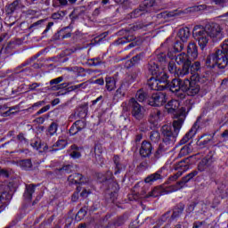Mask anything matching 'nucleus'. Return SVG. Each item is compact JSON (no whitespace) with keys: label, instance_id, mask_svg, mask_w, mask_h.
Instances as JSON below:
<instances>
[{"label":"nucleus","instance_id":"obj_1","mask_svg":"<svg viewBox=\"0 0 228 228\" xmlns=\"http://www.w3.org/2000/svg\"><path fill=\"white\" fill-rule=\"evenodd\" d=\"M196 58H199V47H197V44L191 43L187 46V54L182 53L175 57V62L178 65H183L182 68H177L175 62L169 61L167 64L168 72L173 74L175 77H184L189 72L191 76L199 74L200 61L191 63V61H193Z\"/></svg>","mask_w":228,"mask_h":228},{"label":"nucleus","instance_id":"obj_2","mask_svg":"<svg viewBox=\"0 0 228 228\" xmlns=\"http://www.w3.org/2000/svg\"><path fill=\"white\" fill-rule=\"evenodd\" d=\"M197 163V168L199 172H200V158H199V154L189 156L185 159H183L176 164L170 166L168 162H167L162 167H160L157 172L149 175L145 179L144 183L146 184H152V183H156V181H159L168 174V169L175 170L176 174L169 177V181H177L181 175L184 174V172H188L190 168H191V165H195Z\"/></svg>","mask_w":228,"mask_h":228},{"label":"nucleus","instance_id":"obj_3","mask_svg":"<svg viewBox=\"0 0 228 228\" xmlns=\"http://www.w3.org/2000/svg\"><path fill=\"white\" fill-rule=\"evenodd\" d=\"M164 86L165 90H169V92L176 95L187 94L191 97H195L200 92V74H192L190 79L185 78L183 81L179 78H173Z\"/></svg>","mask_w":228,"mask_h":228},{"label":"nucleus","instance_id":"obj_4","mask_svg":"<svg viewBox=\"0 0 228 228\" xmlns=\"http://www.w3.org/2000/svg\"><path fill=\"white\" fill-rule=\"evenodd\" d=\"M183 119L175 120L173 122V126L168 125H164L161 128L163 134V142L159 145L155 152V158L159 159L166 152H168L175 142H177V136H179V131L183 127Z\"/></svg>","mask_w":228,"mask_h":228},{"label":"nucleus","instance_id":"obj_5","mask_svg":"<svg viewBox=\"0 0 228 228\" xmlns=\"http://www.w3.org/2000/svg\"><path fill=\"white\" fill-rule=\"evenodd\" d=\"M184 49V45L179 40H174V37H167L161 44L160 48L155 51V60L157 63L165 65L170 60H175L178 53Z\"/></svg>","mask_w":228,"mask_h":228},{"label":"nucleus","instance_id":"obj_6","mask_svg":"<svg viewBox=\"0 0 228 228\" xmlns=\"http://www.w3.org/2000/svg\"><path fill=\"white\" fill-rule=\"evenodd\" d=\"M228 65V39L221 45V49L216 51L212 55H208L206 61L208 69H218L224 70Z\"/></svg>","mask_w":228,"mask_h":228},{"label":"nucleus","instance_id":"obj_7","mask_svg":"<svg viewBox=\"0 0 228 228\" xmlns=\"http://www.w3.org/2000/svg\"><path fill=\"white\" fill-rule=\"evenodd\" d=\"M200 47L201 51H204L206 45H208V42H209V38H212L213 42H220L222 38H224V32H222V27L218 23L212 22L207 24L205 27L200 26Z\"/></svg>","mask_w":228,"mask_h":228},{"label":"nucleus","instance_id":"obj_8","mask_svg":"<svg viewBox=\"0 0 228 228\" xmlns=\"http://www.w3.org/2000/svg\"><path fill=\"white\" fill-rule=\"evenodd\" d=\"M142 29H147V25L143 24L142 21H137L134 24L129 25L128 28L125 29L126 35L118 38L117 44L118 45H124L125 44H128L125 47V51H129V49H133V47H136L138 45V41L136 40V36H134L138 31H142Z\"/></svg>","mask_w":228,"mask_h":228},{"label":"nucleus","instance_id":"obj_9","mask_svg":"<svg viewBox=\"0 0 228 228\" xmlns=\"http://www.w3.org/2000/svg\"><path fill=\"white\" fill-rule=\"evenodd\" d=\"M195 12H200V4H199V3L196 5L187 7L184 10L176 9L174 11H164L157 14V19H164V20H172L174 17H181V15L195 13Z\"/></svg>","mask_w":228,"mask_h":228},{"label":"nucleus","instance_id":"obj_10","mask_svg":"<svg viewBox=\"0 0 228 228\" xmlns=\"http://www.w3.org/2000/svg\"><path fill=\"white\" fill-rule=\"evenodd\" d=\"M213 83V73L210 70L205 71L200 77V97H204L208 92L211 90V85Z\"/></svg>","mask_w":228,"mask_h":228},{"label":"nucleus","instance_id":"obj_11","mask_svg":"<svg viewBox=\"0 0 228 228\" xmlns=\"http://www.w3.org/2000/svg\"><path fill=\"white\" fill-rule=\"evenodd\" d=\"M167 94L157 92L153 93L148 98V104L149 106H153L154 108H159L164 104H167Z\"/></svg>","mask_w":228,"mask_h":228},{"label":"nucleus","instance_id":"obj_12","mask_svg":"<svg viewBox=\"0 0 228 228\" xmlns=\"http://www.w3.org/2000/svg\"><path fill=\"white\" fill-rule=\"evenodd\" d=\"M200 116H198L197 120L192 125L191 129L183 136V138L178 142V145H186L190 140H193L197 133H199V129H200Z\"/></svg>","mask_w":228,"mask_h":228},{"label":"nucleus","instance_id":"obj_13","mask_svg":"<svg viewBox=\"0 0 228 228\" xmlns=\"http://www.w3.org/2000/svg\"><path fill=\"white\" fill-rule=\"evenodd\" d=\"M45 53V50H41L37 53H36L29 59H28L27 61H25L21 65L18 66L16 68V70H18L16 71L17 74H22V76H29V74H31V68H25V69H22V68L28 67V65H31L32 61H35V60H38V58H40V56H42V54H44Z\"/></svg>","mask_w":228,"mask_h":228},{"label":"nucleus","instance_id":"obj_14","mask_svg":"<svg viewBox=\"0 0 228 228\" xmlns=\"http://www.w3.org/2000/svg\"><path fill=\"white\" fill-rule=\"evenodd\" d=\"M49 19H42L39 20L34 23H32L29 27L28 29H40V28H45V29L42 33V37L45 38V37H47V33L51 31V28L54 26V22L50 21L47 22Z\"/></svg>","mask_w":228,"mask_h":228},{"label":"nucleus","instance_id":"obj_15","mask_svg":"<svg viewBox=\"0 0 228 228\" xmlns=\"http://www.w3.org/2000/svg\"><path fill=\"white\" fill-rule=\"evenodd\" d=\"M199 147H200V136H198L195 140H191L188 144L183 146L177 158H184V156H188L193 149H199Z\"/></svg>","mask_w":228,"mask_h":228},{"label":"nucleus","instance_id":"obj_16","mask_svg":"<svg viewBox=\"0 0 228 228\" xmlns=\"http://www.w3.org/2000/svg\"><path fill=\"white\" fill-rule=\"evenodd\" d=\"M128 106L131 110V114L135 120H142L143 118V112H142V105L134 98H131L128 102Z\"/></svg>","mask_w":228,"mask_h":228},{"label":"nucleus","instance_id":"obj_17","mask_svg":"<svg viewBox=\"0 0 228 228\" xmlns=\"http://www.w3.org/2000/svg\"><path fill=\"white\" fill-rule=\"evenodd\" d=\"M190 182L194 183V184L200 183V175H199V171L193 170L192 172L189 173L178 182V184L181 186V188H183L184 184Z\"/></svg>","mask_w":228,"mask_h":228},{"label":"nucleus","instance_id":"obj_18","mask_svg":"<svg viewBox=\"0 0 228 228\" xmlns=\"http://www.w3.org/2000/svg\"><path fill=\"white\" fill-rule=\"evenodd\" d=\"M112 161L114 163V175H120L122 172H126V168H127V165L120 160L119 155H114Z\"/></svg>","mask_w":228,"mask_h":228},{"label":"nucleus","instance_id":"obj_19","mask_svg":"<svg viewBox=\"0 0 228 228\" xmlns=\"http://www.w3.org/2000/svg\"><path fill=\"white\" fill-rule=\"evenodd\" d=\"M153 149L154 147H152V143H151V142L143 141L139 150V154L141 158H151V156L152 155Z\"/></svg>","mask_w":228,"mask_h":228},{"label":"nucleus","instance_id":"obj_20","mask_svg":"<svg viewBox=\"0 0 228 228\" xmlns=\"http://www.w3.org/2000/svg\"><path fill=\"white\" fill-rule=\"evenodd\" d=\"M111 202H115L118 197V191H120V185L117 182H110L107 188Z\"/></svg>","mask_w":228,"mask_h":228},{"label":"nucleus","instance_id":"obj_21","mask_svg":"<svg viewBox=\"0 0 228 228\" xmlns=\"http://www.w3.org/2000/svg\"><path fill=\"white\" fill-rule=\"evenodd\" d=\"M70 27H64L58 30L53 36V40H65L72 37V32L69 31Z\"/></svg>","mask_w":228,"mask_h":228},{"label":"nucleus","instance_id":"obj_22","mask_svg":"<svg viewBox=\"0 0 228 228\" xmlns=\"http://www.w3.org/2000/svg\"><path fill=\"white\" fill-rule=\"evenodd\" d=\"M62 81H63V77H59L50 80V82H49V84L51 85L50 90L56 92L58 90H63V88H68L69 84H67V83L60 84Z\"/></svg>","mask_w":228,"mask_h":228},{"label":"nucleus","instance_id":"obj_23","mask_svg":"<svg viewBox=\"0 0 228 228\" xmlns=\"http://www.w3.org/2000/svg\"><path fill=\"white\" fill-rule=\"evenodd\" d=\"M200 204V196L199 195V193H197V191H195L191 196V201L187 205L186 213H188L189 215L190 213H193L195 211V208H197V206H199Z\"/></svg>","mask_w":228,"mask_h":228},{"label":"nucleus","instance_id":"obj_24","mask_svg":"<svg viewBox=\"0 0 228 228\" xmlns=\"http://www.w3.org/2000/svg\"><path fill=\"white\" fill-rule=\"evenodd\" d=\"M18 10H20V0H14L5 6V14L12 17Z\"/></svg>","mask_w":228,"mask_h":228},{"label":"nucleus","instance_id":"obj_25","mask_svg":"<svg viewBox=\"0 0 228 228\" xmlns=\"http://www.w3.org/2000/svg\"><path fill=\"white\" fill-rule=\"evenodd\" d=\"M148 88L155 90L156 92H163L166 86H161L156 77H151L147 81Z\"/></svg>","mask_w":228,"mask_h":228},{"label":"nucleus","instance_id":"obj_26","mask_svg":"<svg viewBox=\"0 0 228 228\" xmlns=\"http://www.w3.org/2000/svg\"><path fill=\"white\" fill-rule=\"evenodd\" d=\"M88 213L86 212V209L83 207L82 208H80L78 210V212L76 214L75 216V219L72 217H68L66 219L67 222V226L70 227V225H72V223L74 222H81V220H83V218H85V216H86Z\"/></svg>","mask_w":228,"mask_h":228},{"label":"nucleus","instance_id":"obj_27","mask_svg":"<svg viewBox=\"0 0 228 228\" xmlns=\"http://www.w3.org/2000/svg\"><path fill=\"white\" fill-rule=\"evenodd\" d=\"M162 70L163 69L159 67V64L158 63V61H156V59H151L148 62V71L149 74H151V76H156L159 74Z\"/></svg>","mask_w":228,"mask_h":228},{"label":"nucleus","instance_id":"obj_28","mask_svg":"<svg viewBox=\"0 0 228 228\" xmlns=\"http://www.w3.org/2000/svg\"><path fill=\"white\" fill-rule=\"evenodd\" d=\"M184 208H186V206L183 202L176 204L173 208V213L171 214V218L173 219V221L178 220V218H181V216H183V213H184Z\"/></svg>","mask_w":228,"mask_h":228},{"label":"nucleus","instance_id":"obj_29","mask_svg":"<svg viewBox=\"0 0 228 228\" xmlns=\"http://www.w3.org/2000/svg\"><path fill=\"white\" fill-rule=\"evenodd\" d=\"M85 121L83 120L75 121L69 128L70 136H76L82 129H85Z\"/></svg>","mask_w":228,"mask_h":228},{"label":"nucleus","instance_id":"obj_30","mask_svg":"<svg viewBox=\"0 0 228 228\" xmlns=\"http://www.w3.org/2000/svg\"><path fill=\"white\" fill-rule=\"evenodd\" d=\"M82 15H85V7L78 6L74 8L71 13L69 15L71 24H74Z\"/></svg>","mask_w":228,"mask_h":228},{"label":"nucleus","instance_id":"obj_31","mask_svg":"<svg viewBox=\"0 0 228 228\" xmlns=\"http://www.w3.org/2000/svg\"><path fill=\"white\" fill-rule=\"evenodd\" d=\"M69 184H85V176L79 173H73L68 177Z\"/></svg>","mask_w":228,"mask_h":228},{"label":"nucleus","instance_id":"obj_32","mask_svg":"<svg viewBox=\"0 0 228 228\" xmlns=\"http://www.w3.org/2000/svg\"><path fill=\"white\" fill-rule=\"evenodd\" d=\"M124 224H126V216L122 215V216H118L115 217L114 219H112V221H110L108 223V224L106 225V228L122 227V225H124Z\"/></svg>","mask_w":228,"mask_h":228},{"label":"nucleus","instance_id":"obj_33","mask_svg":"<svg viewBox=\"0 0 228 228\" xmlns=\"http://www.w3.org/2000/svg\"><path fill=\"white\" fill-rule=\"evenodd\" d=\"M37 186L38 185L35 183H30L26 185V189L23 194V197L24 199H26V200H33V193H35L37 190Z\"/></svg>","mask_w":228,"mask_h":228},{"label":"nucleus","instance_id":"obj_34","mask_svg":"<svg viewBox=\"0 0 228 228\" xmlns=\"http://www.w3.org/2000/svg\"><path fill=\"white\" fill-rule=\"evenodd\" d=\"M105 88L107 92H113L117 88V78L115 77H106Z\"/></svg>","mask_w":228,"mask_h":228},{"label":"nucleus","instance_id":"obj_35","mask_svg":"<svg viewBox=\"0 0 228 228\" xmlns=\"http://www.w3.org/2000/svg\"><path fill=\"white\" fill-rule=\"evenodd\" d=\"M99 208H101V205L98 202L94 201L87 202L84 206V209H86L88 215H94V213H95Z\"/></svg>","mask_w":228,"mask_h":228},{"label":"nucleus","instance_id":"obj_36","mask_svg":"<svg viewBox=\"0 0 228 228\" xmlns=\"http://www.w3.org/2000/svg\"><path fill=\"white\" fill-rule=\"evenodd\" d=\"M190 35H191V32L190 31V28L188 27L180 28L177 34L178 37L183 43L188 42V38H190Z\"/></svg>","mask_w":228,"mask_h":228},{"label":"nucleus","instance_id":"obj_37","mask_svg":"<svg viewBox=\"0 0 228 228\" xmlns=\"http://www.w3.org/2000/svg\"><path fill=\"white\" fill-rule=\"evenodd\" d=\"M155 77L157 78L158 82L161 86H165V85H168L170 80H168V74L167 72L163 71V69L158 73Z\"/></svg>","mask_w":228,"mask_h":228},{"label":"nucleus","instance_id":"obj_38","mask_svg":"<svg viewBox=\"0 0 228 228\" xmlns=\"http://www.w3.org/2000/svg\"><path fill=\"white\" fill-rule=\"evenodd\" d=\"M167 194H168V191L161 187H155L151 192H149L148 197H153V199H156Z\"/></svg>","mask_w":228,"mask_h":228},{"label":"nucleus","instance_id":"obj_39","mask_svg":"<svg viewBox=\"0 0 228 228\" xmlns=\"http://www.w3.org/2000/svg\"><path fill=\"white\" fill-rule=\"evenodd\" d=\"M16 141L20 147H29V139L26 138V134L22 132L16 136Z\"/></svg>","mask_w":228,"mask_h":228},{"label":"nucleus","instance_id":"obj_40","mask_svg":"<svg viewBox=\"0 0 228 228\" xmlns=\"http://www.w3.org/2000/svg\"><path fill=\"white\" fill-rule=\"evenodd\" d=\"M159 224L160 225H163V224H172L174 222V219L172 218L171 216V211L168 210L166 213H164L158 220Z\"/></svg>","mask_w":228,"mask_h":228},{"label":"nucleus","instance_id":"obj_41","mask_svg":"<svg viewBox=\"0 0 228 228\" xmlns=\"http://www.w3.org/2000/svg\"><path fill=\"white\" fill-rule=\"evenodd\" d=\"M149 97H151V94L143 89H139L136 93V98L139 102H145L146 101L149 103Z\"/></svg>","mask_w":228,"mask_h":228},{"label":"nucleus","instance_id":"obj_42","mask_svg":"<svg viewBox=\"0 0 228 228\" xmlns=\"http://www.w3.org/2000/svg\"><path fill=\"white\" fill-rule=\"evenodd\" d=\"M179 108V102L175 100H170L166 104V110H167V113H175V110Z\"/></svg>","mask_w":228,"mask_h":228},{"label":"nucleus","instance_id":"obj_43","mask_svg":"<svg viewBox=\"0 0 228 228\" xmlns=\"http://www.w3.org/2000/svg\"><path fill=\"white\" fill-rule=\"evenodd\" d=\"M19 165L21 170L28 171L33 168V162L31 161V159H21L20 160Z\"/></svg>","mask_w":228,"mask_h":228},{"label":"nucleus","instance_id":"obj_44","mask_svg":"<svg viewBox=\"0 0 228 228\" xmlns=\"http://www.w3.org/2000/svg\"><path fill=\"white\" fill-rule=\"evenodd\" d=\"M126 97V91H124V84H121L119 87L116 90L113 99L114 101H120Z\"/></svg>","mask_w":228,"mask_h":228},{"label":"nucleus","instance_id":"obj_45","mask_svg":"<svg viewBox=\"0 0 228 228\" xmlns=\"http://www.w3.org/2000/svg\"><path fill=\"white\" fill-rule=\"evenodd\" d=\"M141 61H142V55L140 54L134 55L130 59V61H126V69H131V67H134V65H138V63H140Z\"/></svg>","mask_w":228,"mask_h":228},{"label":"nucleus","instance_id":"obj_46","mask_svg":"<svg viewBox=\"0 0 228 228\" xmlns=\"http://www.w3.org/2000/svg\"><path fill=\"white\" fill-rule=\"evenodd\" d=\"M53 8H67L69 6L68 0H52Z\"/></svg>","mask_w":228,"mask_h":228},{"label":"nucleus","instance_id":"obj_47","mask_svg":"<svg viewBox=\"0 0 228 228\" xmlns=\"http://www.w3.org/2000/svg\"><path fill=\"white\" fill-rule=\"evenodd\" d=\"M215 163V158L213 157V154H208L205 158L201 159L200 165H204L205 167H211Z\"/></svg>","mask_w":228,"mask_h":228},{"label":"nucleus","instance_id":"obj_48","mask_svg":"<svg viewBox=\"0 0 228 228\" xmlns=\"http://www.w3.org/2000/svg\"><path fill=\"white\" fill-rule=\"evenodd\" d=\"M192 37L197 40L198 45H200V25L194 26L192 29Z\"/></svg>","mask_w":228,"mask_h":228},{"label":"nucleus","instance_id":"obj_49","mask_svg":"<svg viewBox=\"0 0 228 228\" xmlns=\"http://www.w3.org/2000/svg\"><path fill=\"white\" fill-rule=\"evenodd\" d=\"M58 132V125L55 122H53L46 130L47 136H54Z\"/></svg>","mask_w":228,"mask_h":228},{"label":"nucleus","instance_id":"obj_50","mask_svg":"<svg viewBox=\"0 0 228 228\" xmlns=\"http://www.w3.org/2000/svg\"><path fill=\"white\" fill-rule=\"evenodd\" d=\"M150 140L153 143H158L159 140H161V134H159V131L153 130L150 133Z\"/></svg>","mask_w":228,"mask_h":228},{"label":"nucleus","instance_id":"obj_51","mask_svg":"<svg viewBox=\"0 0 228 228\" xmlns=\"http://www.w3.org/2000/svg\"><path fill=\"white\" fill-rule=\"evenodd\" d=\"M69 145V142L65 139H59L54 144L53 147H57V151H63L65 147Z\"/></svg>","mask_w":228,"mask_h":228},{"label":"nucleus","instance_id":"obj_52","mask_svg":"<svg viewBox=\"0 0 228 228\" xmlns=\"http://www.w3.org/2000/svg\"><path fill=\"white\" fill-rule=\"evenodd\" d=\"M87 115H88V108L80 107L77 109V117L79 118H86Z\"/></svg>","mask_w":228,"mask_h":228},{"label":"nucleus","instance_id":"obj_53","mask_svg":"<svg viewBox=\"0 0 228 228\" xmlns=\"http://www.w3.org/2000/svg\"><path fill=\"white\" fill-rule=\"evenodd\" d=\"M69 56L65 55V53L57 55L55 57V61L59 63V65H61L62 63H67L69 61Z\"/></svg>","mask_w":228,"mask_h":228},{"label":"nucleus","instance_id":"obj_54","mask_svg":"<svg viewBox=\"0 0 228 228\" xmlns=\"http://www.w3.org/2000/svg\"><path fill=\"white\" fill-rule=\"evenodd\" d=\"M64 16H65V12L61 11L58 12H53L52 14V19H53V20H61Z\"/></svg>","mask_w":228,"mask_h":228},{"label":"nucleus","instance_id":"obj_55","mask_svg":"<svg viewBox=\"0 0 228 228\" xmlns=\"http://www.w3.org/2000/svg\"><path fill=\"white\" fill-rule=\"evenodd\" d=\"M136 79H138V71H133L130 75H128L127 81L130 83V85L134 83Z\"/></svg>","mask_w":228,"mask_h":228},{"label":"nucleus","instance_id":"obj_56","mask_svg":"<svg viewBox=\"0 0 228 228\" xmlns=\"http://www.w3.org/2000/svg\"><path fill=\"white\" fill-rule=\"evenodd\" d=\"M89 61V65H91L92 67H97L98 65H101L102 63L101 57L90 59Z\"/></svg>","mask_w":228,"mask_h":228},{"label":"nucleus","instance_id":"obj_57","mask_svg":"<svg viewBox=\"0 0 228 228\" xmlns=\"http://www.w3.org/2000/svg\"><path fill=\"white\" fill-rule=\"evenodd\" d=\"M60 170H63L66 174H71V172L74 170V166L67 164L62 166V167H61Z\"/></svg>","mask_w":228,"mask_h":228},{"label":"nucleus","instance_id":"obj_58","mask_svg":"<svg viewBox=\"0 0 228 228\" xmlns=\"http://www.w3.org/2000/svg\"><path fill=\"white\" fill-rule=\"evenodd\" d=\"M129 15L130 19H137V17L142 15V9H134Z\"/></svg>","mask_w":228,"mask_h":228},{"label":"nucleus","instance_id":"obj_59","mask_svg":"<svg viewBox=\"0 0 228 228\" xmlns=\"http://www.w3.org/2000/svg\"><path fill=\"white\" fill-rule=\"evenodd\" d=\"M49 118V115H44L38 118H36V119L34 120V122H36L37 124H44V122H45V119Z\"/></svg>","mask_w":228,"mask_h":228},{"label":"nucleus","instance_id":"obj_60","mask_svg":"<svg viewBox=\"0 0 228 228\" xmlns=\"http://www.w3.org/2000/svg\"><path fill=\"white\" fill-rule=\"evenodd\" d=\"M49 110H51V105H45L36 113V116L38 117V115H42V113H45L46 111H49Z\"/></svg>","mask_w":228,"mask_h":228},{"label":"nucleus","instance_id":"obj_61","mask_svg":"<svg viewBox=\"0 0 228 228\" xmlns=\"http://www.w3.org/2000/svg\"><path fill=\"white\" fill-rule=\"evenodd\" d=\"M30 145L33 147V149H36V151H40V149H42V142L38 141L31 142Z\"/></svg>","mask_w":228,"mask_h":228},{"label":"nucleus","instance_id":"obj_62","mask_svg":"<svg viewBox=\"0 0 228 228\" xmlns=\"http://www.w3.org/2000/svg\"><path fill=\"white\" fill-rule=\"evenodd\" d=\"M0 177H5L6 179H8V177H10V172L6 169L0 167Z\"/></svg>","mask_w":228,"mask_h":228},{"label":"nucleus","instance_id":"obj_63","mask_svg":"<svg viewBox=\"0 0 228 228\" xmlns=\"http://www.w3.org/2000/svg\"><path fill=\"white\" fill-rule=\"evenodd\" d=\"M69 156H70V158H72V159H79V158H81V152H79V151H71Z\"/></svg>","mask_w":228,"mask_h":228},{"label":"nucleus","instance_id":"obj_64","mask_svg":"<svg viewBox=\"0 0 228 228\" xmlns=\"http://www.w3.org/2000/svg\"><path fill=\"white\" fill-rule=\"evenodd\" d=\"M140 227V223L138 222V219L133 221L129 224V228H138Z\"/></svg>","mask_w":228,"mask_h":228}]
</instances>
